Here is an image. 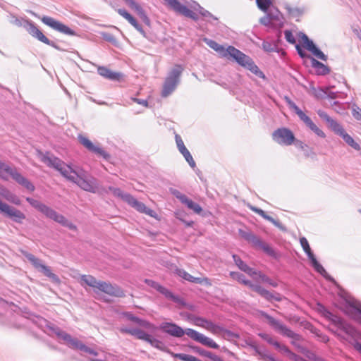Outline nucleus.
Instances as JSON below:
<instances>
[{
	"instance_id": "nucleus-1",
	"label": "nucleus",
	"mask_w": 361,
	"mask_h": 361,
	"mask_svg": "<svg viewBox=\"0 0 361 361\" xmlns=\"http://www.w3.org/2000/svg\"><path fill=\"white\" fill-rule=\"evenodd\" d=\"M41 160L49 166L54 167L67 180L75 183L82 190L96 193L98 192L97 180L82 169H73L59 158L49 153L42 154Z\"/></svg>"
},
{
	"instance_id": "nucleus-2",
	"label": "nucleus",
	"mask_w": 361,
	"mask_h": 361,
	"mask_svg": "<svg viewBox=\"0 0 361 361\" xmlns=\"http://www.w3.org/2000/svg\"><path fill=\"white\" fill-rule=\"evenodd\" d=\"M206 44L216 51L220 56L228 59H233L240 66L248 69L255 75L264 78V73L255 64L252 59L233 46L224 47L212 39H204Z\"/></svg>"
},
{
	"instance_id": "nucleus-3",
	"label": "nucleus",
	"mask_w": 361,
	"mask_h": 361,
	"mask_svg": "<svg viewBox=\"0 0 361 361\" xmlns=\"http://www.w3.org/2000/svg\"><path fill=\"white\" fill-rule=\"evenodd\" d=\"M260 314L267 319L269 324L281 335L291 338V344L293 345L300 351L303 352L304 348L300 344L302 336L295 333L281 321L276 319L273 317L269 315L265 312L260 311Z\"/></svg>"
},
{
	"instance_id": "nucleus-4",
	"label": "nucleus",
	"mask_w": 361,
	"mask_h": 361,
	"mask_svg": "<svg viewBox=\"0 0 361 361\" xmlns=\"http://www.w3.org/2000/svg\"><path fill=\"white\" fill-rule=\"evenodd\" d=\"M26 200L39 212L44 214L47 218L60 224L63 226L67 227L71 230H76V226L66 219L63 215L57 213L51 207L45 205L42 202L31 197H27Z\"/></svg>"
},
{
	"instance_id": "nucleus-5",
	"label": "nucleus",
	"mask_w": 361,
	"mask_h": 361,
	"mask_svg": "<svg viewBox=\"0 0 361 361\" xmlns=\"http://www.w3.org/2000/svg\"><path fill=\"white\" fill-rule=\"evenodd\" d=\"M11 177L18 184L23 185L26 189L33 191L35 186L21 173H20L15 167H11L10 165L0 160V178L4 180H8Z\"/></svg>"
},
{
	"instance_id": "nucleus-6",
	"label": "nucleus",
	"mask_w": 361,
	"mask_h": 361,
	"mask_svg": "<svg viewBox=\"0 0 361 361\" xmlns=\"http://www.w3.org/2000/svg\"><path fill=\"white\" fill-rule=\"evenodd\" d=\"M183 71V68L180 65L175 66L170 71L163 85L161 91V96L163 97H167L176 90L180 82V77Z\"/></svg>"
},
{
	"instance_id": "nucleus-7",
	"label": "nucleus",
	"mask_w": 361,
	"mask_h": 361,
	"mask_svg": "<svg viewBox=\"0 0 361 361\" xmlns=\"http://www.w3.org/2000/svg\"><path fill=\"white\" fill-rule=\"evenodd\" d=\"M21 253L38 271L42 273L54 282L59 281V277L55 274L52 273L51 268L44 264L41 259L26 251L22 250Z\"/></svg>"
},
{
	"instance_id": "nucleus-8",
	"label": "nucleus",
	"mask_w": 361,
	"mask_h": 361,
	"mask_svg": "<svg viewBox=\"0 0 361 361\" xmlns=\"http://www.w3.org/2000/svg\"><path fill=\"white\" fill-rule=\"evenodd\" d=\"M273 140L279 145L289 146L293 144L295 136L292 131L286 128L276 130L272 133Z\"/></svg>"
},
{
	"instance_id": "nucleus-9",
	"label": "nucleus",
	"mask_w": 361,
	"mask_h": 361,
	"mask_svg": "<svg viewBox=\"0 0 361 361\" xmlns=\"http://www.w3.org/2000/svg\"><path fill=\"white\" fill-rule=\"evenodd\" d=\"M300 245L304 250V252L307 255L309 259L311 262L312 266L314 267V269L320 274L325 276L326 274V270L324 269V267L318 262L315 256L314 255L313 252L311 250V248L310 247L309 243L306 238L302 237L300 238Z\"/></svg>"
},
{
	"instance_id": "nucleus-10",
	"label": "nucleus",
	"mask_w": 361,
	"mask_h": 361,
	"mask_svg": "<svg viewBox=\"0 0 361 361\" xmlns=\"http://www.w3.org/2000/svg\"><path fill=\"white\" fill-rule=\"evenodd\" d=\"M0 212L11 218L16 223H22L23 220L25 219V215L16 208L3 202L0 200Z\"/></svg>"
},
{
	"instance_id": "nucleus-11",
	"label": "nucleus",
	"mask_w": 361,
	"mask_h": 361,
	"mask_svg": "<svg viewBox=\"0 0 361 361\" xmlns=\"http://www.w3.org/2000/svg\"><path fill=\"white\" fill-rule=\"evenodd\" d=\"M186 335L194 341L211 348L218 349L219 348V345L212 338L204 336L201 333H199L192 329H187Z\"/></svg>"
},
{
	"instance_id": "nucleus-12",
	"label": "nucleus",
	"mask_w": 361,
	"mask_h": 361,
	"mask_svg": "<svg viewBox=\"0 0 361 361\" xmlns=\"http://www.w3.org/2000/svg\"><path fill=\"white\" fill-rule=\"evenodd\" d=\"M27 31L31 35L32 37L37 38L40 42L51 46L55 49H59V47L53 41L49 40L35 25L34 23L31 21H27L26 25L25 26Z\"/></svg>"
},
{
	"instance_id": "nucleus-13",
	"label": "nucleus",
	"mask_w": 361,
	"mask_h": 361,
	"mask_svg": "<svg viewBox=\"0 0 361 361\" xmlns=\"http://www.w3.org/2000/svg\"><path fill=\"white\" fill-rule=\"evenodd\" d=\"M41 20L43 23L47 25V26L51 27L52 29L60 32L61 33L68 35H74L75 32L69 28L66 25L61 23V22L55 20L54 18L44 16L41 18Z\"/></svg>"
},
{
	"instance_id": "nucleus-14",
	"label": "nucleus",
	"mask_w": 361,
	"mask_h": 361,
	"mask_svg": "<svg viewBox=\"0 0 361 361\" xmlns=\"http://www.w3.org/2000/svg\"><path fill=\"white\" fill-rule=\"evenodd\" d=\"M159 329L163 332L177 338L182 337L184 334H186L187 331V329L184 330L176 324L172 322H164L160 324Z\"/></svg>"
},
{
	"instance_id": "nucleus-15",
	"label": "nucleus",
	"mask_w": 361,
	"mask_h": 361,
	"mask_svg": "<svg viewBox=\"0 0 361 361\" xmlns=\"http://www.w3.org/2000/svg\"><path fill=\"white\" fill-rule=\"evenodd\" d=\"M170 7L174 10L176 12L185 16L190 18L195 21L197 20V15L190 10L187 6L181 4L178 0H165Z\"/></svg>"
},
{
	"instance_id": "nucleus-16",
	"label": "nucleus",
	"mask_w": 361,
	"mask_h": 361,
	"mask_svg": "<svg viewBox=\"0 0 361 361\" xmlns=\"http://www.w3.org/2000/svg\"><path fill=\"white\" fill-rule=\"evenodd\" d=\"M324 316L328 319L331 323L335 325L338 329L343 330L346 334H351L353 332V328L344 322L339 317L334 314L328 310H324Z\"/></svg>"
},
{
	"instance_id": "nucleus-17",
	"label": "nucleus",
	"mask_w": 361,
	"mask_h": 361,
	"mask_svg": "<svg viewBox=\"0 0 361 361\" xmlns=\"http://www.w3.org/2000/svg\"><path fill=\"white\" fill-rule=\"evenodd\" d=\"M78 140L80 143L85 147L87 150L92 152L96 154H98L104 158L106 159L109 157L108 153H106L102 148L93 144L87 137L84 135H79Z\"/></svg>"
},
{
	"instance_id": "nucleus-18",
	"label": "nucleus",
	"mask_w": 361,
	"mask_h": 361,
	"mask_svg": "<svg viewBox=\"0 0 361 361\" xmlns=\"http://www.w3.org/2000/svg\"><path fill=\"white\" fill-rule=\"evenodd\" d=\"M300 36L305 47L311 51L314 56L322 61L327 60V56L315 46L314 42L305 34L301 33Z\"/></svg>"
},
{
	"instance_id": "nucleus-19",
	"label": "nucleus",
	"mask_w": 361,
	"mask_h": 361,
	"mask_svg": "<svg viewBox=\"0 0 361 361\" xmlns=\"http://www.w3.org/2000/svg\"><path fill=\"white\" fill-rule=\"evenodd\" d=\"M98 290L111 296H124V293L120 287H118L116 285H112L111 283L105 281H101L99 286H98Z\"/></svg>"
},
{
	"instance_id": "nucleus-20",
	"label": "nucleus",
	"mask_w": 361,
	"mask_h": 361,
	"mask_svg": "<svg viewBox=\"0 0 361 361\" xmlns=\"http://www.w3.org/2000/svg\"><path fill=\"white\" fill-rule=\"evenodd\" d=\"M126 197L127 198L126 202L132 207L135 208L137 211L146 214L150 216H154L155 212L152 209L147 208L145 204L139 202L132 195L126 196Z\"/></svg>"
},
{
	"instance_id": "nucleus-21",
	"label": "nucleus",
	"mask_w": 361,
	"mask_h": 361,
	"mask_svg": "<svg viewBox=\"0 0 361 361\" xmlns=\"http://www.w3.org/2000/svg\"><path fill=\"white\" fill-rule=\"evenodd\" d=\"M97 73L99 75L113 81H120L123 75L118 72H114L106 66H98Z\"/></svg>"
},
{
	"instance_id": "nucleus-22",
	"label": "nucleus",
	"mask_w": 361,
	"mask_h": 361,
	"mask_svg": "<svg viewBox=\"0 0 361 361\" xmlns=\"http://www.w3.org/2000/svg\"><path fill=\"white\" fill-rule=\"evenodd\" d=\"M233 260L236 266L243 271L247 274L252 279H257V271L248 267L238 255H233Z\"/></svg>"
},
{
	"instance_id": "nucleus-23",
	"label": "nucleus",
	"mask_w": 361,
	"mask_h": 361,
	"mask_svg": "<svg viewBox=\"0 0 361 361\" xmlns=\"http://www.w3.org/2000/svg\"><path fill=\"white\" fill-rule=\"evenodd\" d=\"M250 209L252 212H254L257 213V214H259V216H261L264 219H266V220L270 221L271 223H272L276 227L279 228L281 231H286V228L281 223H280L279 221L275 220L271 216L267 215L265 213V212L263 211L262 209H261L259 208H257V207H253V206H250Z\"/></svg>"
},
{
	"instance_id": "nucleus-24",
	"label": "nucleus",
	"mask_w": 361,
	"mask_h": 361,
	"mask_svg": "<svg viewBox=\"0 0 361 361\" xmlns=\"http://www.w3.org/2000/svg\"><path fill=\"white\" fill-rule=\"evenodd\" d=\"M118 13L127 20L140 34L145 36V32L142 26L136 21V20L125 9L119 8L117 10Z\"/></svg>"
},
{
	"instance_id": "nucleus-25",
	"label": "nucleus",
	"mask_w": 361,
	"mask_h": 361,
	"mask_svg": "<svg viewBox=\"0 0 361 361\" xmlns=\"http://www.w3.org/2000/svg\"><path fill=\"white\" fill-rule=\"evenodd\" d=\"M192 9H190L192 11H193L197 16V20L199 19L198 15L196 13V12H198L202 17L207 19V21L210 23H213V21H217L218 18L213 16L210 12L204 9L203 7H202L198 4H194L191 6Z\"/></svg>"
},
{
	"instance_id": "nucleus-26",
	"label": "nucleus",
	"mask_w": 361,
	"mask_h": 361,
	"mask_svg": "<svg viewBox=\"0 0 361 361\" xmlns=\"http://www.w3.org/2000/svg\"><path fill=\"white\" fill-rule=\"evenodd\" d=\"M120 331L122 333L129 334L132 336H135L138 339L143 340L147 342L148 339H149V337L151 336L150 334H147L144 331L136 328L129 329L126 327H121L120 328Z\"/></svg>"
},
{
	"instance_id": "nucleus-27",
	"label": "nucleus",
	"mask_w": 361,
	"mask_h": 361,
	"mask_svg": "<svg viewBox=\"0 0 361 361\" xmlns=\"http://www.w3.org/2000/svg\"><path fill=\"white\" fill-rule=\"evenodd\" d=\"M347 314L353 319L361 323V304L353 302L347 309Z\"/></svg>"
},
{
	"instance_id": "nucleus-28",
	"label": "nucleus",
	"mask_w": 361,
	"mask_h": 361,
	"mask_svg": "<svg viewBox=\"0 0 361 361\" xmlns=\"http://www.w3.org/2000/svg\"><path fill=\"white\" fill-rule=\"evenodd\" d=\"M195 324L206 329L207 330L211 331L213 334H217L221 331V328L219 326L214 324L210 321L206 320L200 317L196 319Z\"/></svg>"
},
{
	"instance_id": "nucleus-29",
	"label": "nucleus",
	"mask_w": 361,
	"mask_h": 361,
	"mask_svg": "<svg viewBox=\"0 0 361 361\" xmlns=\"http://www.w3.org/2000/svg\"><path fill=\"white\" fill-rule=\"evenodd\" d=\"M56 335L63 341H64L67 345L73 348L74 345H76V342L78 339L73 338L70 334L66 332L60 330L59 328H56L54 329Z\"/></svg>"
},
{
	"instance_id": "nucleus-30",
	"label": "nucleus",
	"mask_w": 361,
	"mask_h": 361,
	"mask_svg": "<svg viewBox=\"0 0 361 361\" xmlns=\"http://www.w3.org/2000/svg\"><path fill=\"white\" fill-rule=\"evenodd\" d=\"M124 315L130 321H133V322H136L137 324H138L140 326H142L145 328H147L149 330L152 331H154L157 327H156L154 324L145 321V320H142V319H139L138 317L133 315L132 314L130 313H125Z\"/></svg>"
},
{
	"instance_id": "nucleus-31",
	"label": "nucleus",
	"mask_w": 361,
	"mask_h": 361,
	"mask_svg": "<svg viewBox=\"0 0 361 361\" xmlns=\"http://www.w3.org/2000/svg\"><path fill=\"white\" fill-rule=\"evenodd\" d=\"M126 4L133 10H134L137 15L145 21L148 22L149 20L145 13V11L135 0H123Z\"/></svg>"
},
{
	"instance_id": "nucleus-32",
	"label": "nucleus",
	"mask_w": 361,
	"mask_h": 361,
	"mask_svg": "<svg viewBox=\"0 0 361 361\" xmlns=\"http://www.w3.org/2000/svg\"><path fill=\"white\" fill-rule=\"evenodd\" d=\"M286 101L287 102L289 107L294 110L295 113L298 116L300 119L302 121L305 123H306L310 118L307 116L299 107L288 97H286Z\"/></svg>"
},
{
	"instance_id": "nucleus-33",
	"label": "nucleus",
	"mask_w": 361,
	"mask_h": 361,
	"mask_svg": "<svg viewBox=\"0 0 361 361\" xmlns=\"http://www.w3.org/2000/svg\"><path fill=\"white\" fill-rule=\"evenodd\" d=\"M0 195H1L4 198H5L8 202L16 204H20V199L13 193L11 192L5 188H0Z\"/></svg>"
},
{
	"instance_id": "nucleus-34",
	"label": "nucleus",
	"mask_w": 361,
	"mask_h": 361,
	"mask_svg": "<svg viewBox=\"0 0 361 361\" xmlns=\"http://www.w3.org/2000/svg\"><path fill=\"white\" fill-rule=\"evenodd\" d=\"M80 279L82 286L85 284L98 290V286H99L101 281H97L94 276L91 275H82Z\"/></svg>"
},
{
	"instance_id": "nucleus-35",
	"label": "nucleus",
	"mask_w": 361,
	"mask_h": 361,
	"mask_svg": "<svg viewBox=\"0 0 361 361\" xmlns=\"http://www.w3.org/2000/svg\"><path fill=\"white\" fill-rule=\"evenodd\" d=\"M249 345L255 350V353L259 355L264 361H276L272 355L268 354L265 350H261L255 343H251Z\"/></svg>"
},
{
	"instance_id": "nucleus-36",
	"label": "nucleus",
	"mask_w": 361,
	"mask_h": 361,
	"mask_svg": "<svg viewBox=\"0 0 361 361\" xmlns=\"http://www.w3.org/2000/svg\"><path fill=\"white\" fill-rule=\"evenodd\" d=\"M253 245L257 249L262 250L265 253L270 256L274 255V250L273 248L269 244L262 241L259 238H258Z\"/></svg>"
},
{
	"instance_id": "nucleus-37",
	"label": "nucleus",
	"mask_w": 361,
	"mask_h": 361,
	"mask_svg": "<svg viewBox=\"0 0 361 361\" xmlns=\"http://www.w3.org/2000/svg\"><path fill=\"white\" fill-rule=\"evenodd\" d=\"M312 66L317 70V73L319 75H326L330 71L326 66L314 58L312 59Z\"/></svg>"
},
{
	"instance_id": "nucleus-38",
	"label": "nucleus",
	"mask_w": 361,
	"mask_h": 361,
	"mask_svg": "<svg viewBox=\"0 0 361 361\" xmlns=\"http://www.w3.org/2000/svg\"><path fill=\"white\" fill-rule=\"evenodd\" d=\"M159 292L164 295L166 298L173 301L174 302H176L178 304H183V300L180 298L174 295L169 290H168L164 286L159 290Z\"/></svg>"
},
{
	"instance_id": "nucleus-39",
	"label": "nucleus",
	"mask_w": 361,
	"mask_h": 361,
	"mask_svg": "<svg viewBox=\"0 0 361 361\" xmlns=\"http://www.w3.org/2000/svg\"><path fill=\"white\" fill-rule=\"evenodd\" d=\"M182 203L185 204L188 209L192 210L195 214H200L202 211V209L200 204L195 203L188 197H186Z\"/></svg>"
},
{
	"instance_id": "nucleus-40",
	"label": "nucleus",
	"mask_w": 361,
	"mask_h": 361,
	"mask_svg": "<svg viewBox=\"0 0 361 361\" xmlns=\"http://www.w3.org/2000/svg\"><path fill=\"white\" fill-rule=\"evenodd\" d=\"M341 137L349 146L353 147L354 149L357 151L361 149L360 145L357 142H355L354 139L346 132L343 133Z\"/></svg>"
},
{
	"instance_id": "nucleus-41",
	"label": "nucleus",
	"mask_w": 361,
	"mask_h": 361,
	"mask_svg": "<svg viewBox=\"0 0 361 361\" xmlns=\"http://www.w3.org/2000/svg\"><path fill=\"white\" fill-rule=\"evenodd\" d=\"M327 124L329 127L339 136H341V135L345 132L343 128L333 118H331Z\"/></svg>"
},
{
	"instance_id": "nucleus-42",
	"label": "nucleus",
	"mask_w": 361,
	"mask_h": 361,
	"mask_svg": "<svg viewBox=\"0 0 361 361\" xmlns=\"http://www.w3.org/2000/svg\"><path fill=\"white\" fill-rule=\"evenodd\" d=\"M327 124L329 127L339 136H341V135L345 132L343 128L333 118H331Z\"/></svg>"
},
{
	"instance_id": "nucleus-43",
	"label": "nucleus",
	"mask_w": 361,
	"mask_h": 361,
	"mask_svg": "<svg viewBox=\"0 0 361 361\" xmlns=\"http://www.w3.org/2000/svg\"><path fill=\"white\" fill-rule=\"evenodd\" d=\"M73 348L78 349L82 352L87 353L90 355H94L95 356L97 355V353L94 350L86 346L79 340L77 341L76 345H74Z\"/></svg>"
},
{
	"instance_id": "nucleus-44",
	"label": "nucleus",
	"mask_w": 361,
	"mask_h": 361,
	"mask_svg": "<svg viewBox=\"0 0 361 361\" xmlns=\"http://www.w3.org/2000/svg\"><path fill=\"white\" fill-rule=\"evenodd\" d=\"M108 190L109 192H112V194L114 196L121 198L126 202V199H127L126 197L131 196V195H130L128 193H124L120 188H114V187L110 186L108 188Z\"/></svg>"
},
{
	"instance_id": "nucleus-45",
	"label": "nucleus",
	"mask_w": 361,
	"mask_h": 361,
	"mask_svg": "<svg viewBox=\"0 0 361 361\" xmlns=\"http://www.w3.org/2000/svg\"><path fill=\"white\" fill-rule=\"evenodd\" d=\"M240 235L245 238L248 242L251 243L252 245L255 244V243L258 239V237L254 235L250 231H245L243 230H239Z\"/></svg>"
},
{
	"instance_id": "nucleus-46",
	"label": "nucleus",
	"mask_w": 361,
	"mask_h": 361,
	"mask_svg": "<svg viewBox=\"0 0 361 361\" xmlns=\"http://www.w3.org/2000/svg\"><path fill=\"white\" fill-rule=\"evenodd\" d=\"M172 355L173 357L178 358L183 361H201L195 356L184 353H172Z\"/></svg>"
},
{
	"instance_id": "nucleus-47",
	"label": "nucleus",
	"mask_w": 361,
	"mask_h": 361,
	"mask_svg": "<svg viewBox=\"0 0 361 361\" xmlns=\"http://www.w3.org/2000/svg\"><path fill=\"white\" fill-rule=\"evenodd\" d=\"M147 343H149L152 346L159 349V350H164L165 346L162 341L155 338L152 336H150L149 339H148Z\"/></svg>"
},
{
	"instance_id": "nucleus-48",
	"label": "nucleus",
	"mask_w": 361,
	"mask_h": 361,
	"mask_svg": "<svg viewBox=\"0 0 361 361\" xmlns=\"http://www.w3.org/2000/svg\"><path fill=\"white\" fill-rule=\"evenodd\" d=\"M231 276L233 279H236L240 283L246 286H248L250 282L249 280L245 279V277L243 274L239 272H231Z\"/></svg>"
},
{
	"instance_id": "nucleus-49",
	"label": "nucleus",
	"mask_w": 361,
	"mask_h": 361,
	"mask_svg": "<svg viewBox=\"0 0 361 361\" xmlns=\"http://www.w3.org/2000/svg\"><path fill=\"white\" fill-rule=\"evenodd\" d=\"M180 152L184 157V158L185 159L186 161L189 164V165L192 168H195L196 166L195 162L192 155L190 154V152L188 150V149L186 148Z\"/></svg>"
},
{
	"instance_id": "nucleus-50",
	"label": "nucleus",
	"mask_w": 361,
	"mask_h": 361,
	"mask_svg": "<svg viewBox=\"0 0 361 361\" xmlns=\"http://www.w3.org/2000/svg\"><path fill=\"white\" fill-rule=\"evenodd\" d=\"M254 279L256 281L267 283L274 287L277 286L276 283L273 282L269 277H267V276H265L264 274H262L261 272L257 271V279Z\"/></svg>"
},
{
	"instance_id": "nucleus-51",
	"label": "nucleus",
	"mask_w": 361,
	"mask_h": 361,
	"mask_svg": "<svg viewBox=\"0 0 361 361\" xmlns=\"http://www.w3.org/2000/svg\"><path fill=\"white\" fill-rule=\"evenodd\" d=\"M262 297L269 301L272 300H274L276 301H280L281 300V297L279 294L274 295L267 290H265L264 293L262 295Z\"/></svg>"
},
{
	"instance_id": "nucleus-52",
	"label": "nucleus",
	"mask_w": 361,
	"mask_h": 361,
	"mask_svg": "<svg viewBox=\"0 0 361 361\" xmlns=\"http://www.w3.org/2000/svg\"><path fill=\"white\" fill-rule=\"evenodd\" d=\"M276 344V349L286 354L288 357V358L290 357V355L293 354V353L286 345L281 344L280 343Z\"/></svg>"
},
{
	"instance_id": "nucleus-53",
	"label": "nucleus",
	"mask_w": 361,
	"mask_h": 361,
	"mask_svg": "<svg viewBox=\"0 0 361 361\" xmlns=\"http://www.w3.org/2000/svg\"><path fill=\"white\" fill-rule=\"evenodd\" d=\"M259 336H260L262 339L266 341L268 343L273 345L276 348V343L279 342L275 341L270 335L265 333H259Z\"/></svg>"
},
{
	"instance_id": "nucleus-54",
	"label": "nucleus",
	"mask_w": 361,
	"mask_h": 361,
	"mask_svg": "<svg viewBox=\"0 0 361 361\" xmlns=\"http://www.w3.org/2000/svg\"><path fill=\"white\" fill-rule=\"evenodd\" d=\"M257 6L263 11H266L271 4L270 0H256Z\"/></svg>"
},
{
	"instance_id": "nucleus-55",
	"label": "nucleus",
	"mask_w": 361,
	"mask_h": 361,
	"mask_svg": "<svg viewBox=\"0 0 361 361\" xmlns=\"http://www.w3.org/2000/svg\"><path fill=\"white\" fill-rule=\"evenodd\" d=\"M262 47L264 51L268 52L274 51L276 49V45L268 41H264L262 43Z\"/></svg>"
},
{
	"instance_id": "nucleus-56",
	"label": "nucleus",
	"mask_w": 361,
	"mask_h": 361,
	"mask_svg": "<svg viewBox=\"0 0 361 361\" xmlns=\"http://www.w3.org/2000/svg\"><path fill=\"white\" fill-rule=\"evenodd\" d=\"M252 290L259 293L261 296H262L263 293H264L265 290L264 288H262L261 286L258 284L252 283L251 281L248 284V286Z\"/></svg>"
},
{
	"instance_id": "nucleus-57",
	"label": "nucleus",
	"mask_w": 361,
	"mask_h": 361,
	"mask_svg": "<svg viewBox=\"0 0 361 361\" xmlns=\"http://www.w3.org/2000/svg\"><path fill=\"white\" fill-rule=\"evenodd\" d=\"M252 290L259 293L261 296H262L263 293H264L265 290L264 288H262L261 286L258 284L252 283L251 281L248 284V286Z\"/></svg>"
},
{
	"instance_id": "nucleus-58",
	"label": "nucleus",
	"mask_w": 361,
	"mask_h": 361,
	"mask_svg": "<svg viewBox=\"0 0 361 361\" xmlns=\"http://www.w3.org/2000/svg\"><path fill=\"white\" fill-rule=\"evenodd\" d=\"M176 273L179 276L182 277L186 281H190V280H192L191 279H192V276L183 269H177Z\"/></svg>"
},
{
	"instance_id": "nucleus-59",
	"label": "nucleus",
	"mask_w": 361,
	"mask_h": 361,
	"mask_svg": "<svg viewBox=\"0 0 361 361\" xmlns=\"http://www.w3.org/2000/svg\"><path fill=\"white\" fill-rule=\"evenodd\" d=\"M286 9L288 11V13L293 17H299L302 14V11L298 8H291L290 6H287Z\"/></svg>"
},
{
	"instance_id": "nucleus-60",
	"label": "nucleus",
	"mask_w": 361,
	"mask_h": 361,
	"mask_svg": "<svg viewBox=\"0 0 361 361\" xmlns=\"http://www.w3.org/2000/svg\"><path fill=\"white\" fill-rule=\"evenodd\" d=\"M284 35H285V38L287 42H288L289 43H290L292 44H295L296 41H295V37L293 36L291 31L288 30H285Z\"/></svg>"
},
{
	"instance_id": "nucleus-61",
	"label": "nucleus",
	"mask_w": 361,
	"mask_h": 361,
	"mask_svg": "<svg viewBox=\"0 0 361 361\" xmlns=\"http://www.w3.org/2000/svg\"><path fill=\"white\" fill-rule=\"evenodd\" d=\"M312 332L319 338L320 341L327 343L329 341V337L323 334L320 331L314 329Z\"/></svg>"
},
{
	"instance_id": "nucleus-62",
	"label": "nucleus",
	"mask_w": 361,
	"mask_h": 361,
	"mask_svg": "<svg viewBox=\"0 0 361 361\" xmlns=\"http://www.w3.org/2000/svg\"><path fill=\"white\" fill-rule=\"evenodd\" d=\"M175 138H176V142L177 145V147H178L179 152H181V151L184 150L185 149H186V147L183 143V141L179 135H176Z\"/></svg>"
},
{
	"instance_id": "nucleus-63",
	"label": "nucleus",
	"mask_w": 361,
	"mask_h": 361,
	"mask_svg": "<svg viewBox=\"0 0 361 361\" xmlns=\"http://www.w3.org/2000/svg\"><path fill=\"white\" fill-rule=\"evenodd\" d=\"M352 115L355 119L361 121V109L357 106H354L352 109Z\"/></svg>"
},
{
	"instance_id": "nucleus-64",
	"label": "nucleus",
	"mask_w": 361,
	"mask_h": 361,
	"mask_svg": "<svg viewBox=\"0 0 361 361\" xmlns=\"http://www.w3.org/2000/svg\"><path fill=\"white\" fill-rule=\"evenodd\" d=\"M190 282L196 283H204L207 285H210L209 280L207 278H196L192 276Z\"/></svg>"
}]
</instances>
